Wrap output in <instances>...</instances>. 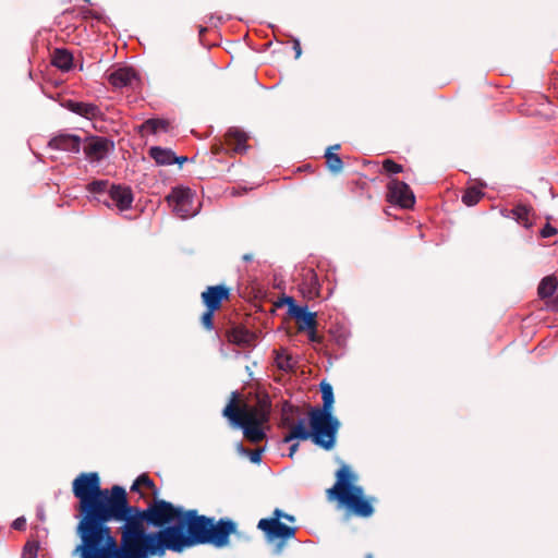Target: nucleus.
<instances>
[{
    "instance_id": "obj_8",
    "label": "nucleus",
    "mask_w": 558,
    "mask_h": 558,
    "mask_svg": "<svg viewBox=\"0 0 558 558\" xmlns=\"http://www.w3.org/2000/svg\"><path fill=\"white\" fill-rule=\"evenodd\" d=\"M97 201L110 209L125 211L132 207L134 195L131 187L121 184H111L105 198L97 197Z\"/></svg>"
},
{
    "instance_id": "obj_13",
    "label": "nucleus",
    "mask_w": 558,
    "mask_h": 558,
    "mask_svg": "<svg viewBox=\"0 0 558 558\" xmlns=\"http://www.w3.org/2000/svg\"><path fill=\"white\" fill-rule=\"evenodd\" d=\"M289 313L300 323V330L316 328V313L308 312L306 306L295 305L292 299H289Z\"/></svg>"
},
{
    "instance_id": "obj_4",
    "label": "nucleus",
    "mask_w": 558,
    "mask_h": 558,
    "mask_svg": "<svg viewBox=\"0 0 558 558\" xmlns=\"http://www.w3.org/2000/svg\"><path fill=\"white\" fill-rule=\"evenodd\" d=\"M310 417V426L311 429H308L305 425V420L300 418L296 424H292L291 420L287 416L283 417V425L287 427H290L289 433L283 437V442H291L295 439L300 440H306L312 439V441L325 449V450H331L335 447L336 438H337V430H335V425L329 426L327 432H324L319 435V439L316 437V428L313 425L312 421V412L308 413Z\"/></svg>"
},
{
    "instance_id": "obj_7",
    "label": "nucleus",
    "mask_w": 558,
    "mask_h": 558,
    "mask_svg": "<svg viewBox=\"0 0 558 558\" xmlns=\"http://www.w3.org/2000/svg\"><path fill=\"white\" fill-rule=\"evenodd\" d=\"M85 159L94 166L100 165L114 149L113 141L105 136L89 135L82 141Z\"/></svg>"
},
{
    "instance_id": "obj_5",
    "label": "nucleus",
    "mask_w": 558,
    "mask_h": 558,
    "mask_svg": "<svg viewBox=\"0 0 558 558\" xmlns=\"http://www.w3.org/2000/svg\"><path fill=\"white\" fill-rule=\"evenodd\" d=\"M320 391L323 399L322 408H313L312 412V421L313 425L316 428V437L319 439V435L324 432H327L329 426L335 425V430L338 432L340 427V422L337 417L332 415V404H333V391L330 384L322 381L320 383Z\"/></svg>"
},
{
    "instance_id": "obj_2",
    "label": "nucleus",
    "mask_w": 558,
    "mask_h": 558,
    "mask_svg": "<svg viewBox=\"0 0 558 558\" xmlns=\"http://www.w3.org/2000/svg\"><path fill=\"white\" fill-rule=\"evenodd\" d=\"M355 475L348 465H342L337 472V481L328 490L330 497L350 509L354 514L368 518L374 509L371 501L364 498V490L361 486L354 485Z\"/></svg>"
},
{
    "instance_id": "obj_14",
    "label": "nucleus",
    "mask_w": 558,
    "mask_h": 558,
    "mask_svg": "<svg viewBox=\"0 0 558 558\" xmlns=\"http://www.w3.org/2000/svg\"><path fill=\"white\" fill-rule=\"evenodd\" d=\"M229 296V289L223 286L208 287L203 293L202 299L207 308L216 311L220 307L221 301Z\"/></svg>"
},
{
    "instance_id": "obj_27",
    "label": "nucleus",
    "mask_w": 558,
    "mask_h": 558,
    "mask_svg": "<svg viewBox=\"0 0 558 558\" xmlns=\"http://www.w3.org/2000/svg\"><path fill=\"white\" fill-rule=\"evenodd\" d=\"M483 192L477 187H469L462 195V202L468 206H473L480 202Z\"/></svg>"
},
{
    "instance_id": "obj_23",
    "label": "nucleus",
    "mask_w": 558,
    "mask_h": 558,
    "mask_svg": "<svg viewBox=\"0 0 558 558\" xmlns=\"http://www.w3.org/2000/svg\"><path fill=\"white\" fill-rule=\"evenodd\" d=\"M331 148H340V145H335L333 147H329L325 154L326 157V163L329 168V170L333 173H338L342 170L343 163L341 158L331 151Z\"/></svg>"
},
{
    "instance_id": "obj_43",
    "label": "nucleus",
    "mask_w": 558,
    "mask_h": 558,
    "mask_svg": "<svg viewBox=\"0 0 558 558\" xmlns=\"http://www.w3.org/2000/svg\"><path fill=\"white\" fill-rule=\"evenodd\" d=\"M246 371L248 372L250 376H252V373H251L250 366H246Z\"/></svg>"
},
{
    "instance_id": "obj_22",
    "label": "nucleus",
    "mask_w": 558,
    "mask_h": 558,
    "mask_svg": "<svg viewBox=\"0 0 558 558\" xmlns=\"http://www.w3.org/2000/svg\"><path fill=\"white\" fill-rule=\"evenodd\" d=\"M510 213H511L513 219L518 223L522 225L525 228L531 227V222H530L531 208L530 207L519 204Z\"/></svg>"
},
{
    "instance_id": "obj_38",
    "label": "nucleus",
    "mask_w": 558,
    "mask_h": 558,
    "mask_svg": "<svg viewBox=\"0 0 558 558\" xmlns=\"http://www.w3.org/2000/svg\"><path fill=\"white\" fill-rule=\"evenodd\" d=\"M306 330L308 331V336H310L311 341H316V339H317L316 328L315 329H306Z\"/></svg>"
},
{
    "instance_id": "obj_10",
    "label": "nucleus",
    "mask_w": 558,
    "mask_h": 558,
    "mask_svg": "<svg viewBox=\"0 0 558 558\" xmlns=\"http://www.w3.org/2000/svg\"><path fill=\"white\" fill-rule=\"evenodd\" d=\"M257 527L262 530L268 542L275 539L287 541L295 535V527L288 526L282 522H276V520L260 519L257 523Z\"/></svg>"
},
{
    "instance_id": "obj_19",
    "label": "nucleus",
    "mask_w": 558,
    "mask_h": 558,
    "mask_svg": "<svg viewBox=\"0 0 558 558\" xmlns=\"http://www.w3.org/2000/svg\"><path fill=\"white\" fill-rule=\"evenodd\" d=\"M52 64L62 71H69L73 64V56L66 49H56L52 54Z\"/></svg>"
},
{
    "instance_id": "obj_42",
    "label": "nucleus",
    "mask_w": 558,
    "mask_h": 558,
    "mask_svg": "<svg viewBox=\"0 0 558 558\" xmlns=\"http://www.w3.org/2000/svg\"><path fill=\"white\" fill-rule=\"evenodd\" d=\"M178 158H179V159H180V161H181L180 163H183L184 161H186V160H187V158H186V157H178Z\"/></svg>"
},
{
    "instance_id": "obj_39",
    "label": "nucleus",
    "mask_w": 558,
    "mask_h": 558,
    "mask_svg": "<svg viewBox=\"0 0 558 558\" xmlns=\"http://www.w3.org/2000/svg\"><path fill=\"white\" fill-rule=\"evenodd\" d=\"M298 448H299V444H292L290 447L289 457H292L296 452Z\"/></svg>"
},
{
    "instance_id": "obj_29",
    "label": "nucleus",
    "mask_w": 558,
    "mask_h": 558,
    "mask_svg": "<svg viewBox=\"0 0 558 558\" xmlns=\"http://www.w3.org/2000/svg\"><path fill=\"white\" fill-rule=\"evenodd\" d=\"M38 549H39L38 542L28 541L23 548L21 558H37Z\"/></svg>"
},
{
    "instance_id": "obj_18",
    "label": "nucleus",
    "mask_w": 558,
    "mask_h": 558,
    "mask_svg": "<svg viewBox=\"0 0 558 558\" xmlns=\"http://www.w3.org/2000/svg\"><path fill=\"white\" fill-rule=\"evenodd\" d=\"M276 366L282 372H292L298 365L296 359L288 353L286 349L275 351Z\"/></svg>"
},
{
    "instance_id": "obj_33",
    "label": "nucleus",
    "mask_w": 558,
    "mask_h": 558,
    "mask_svg": "<svg viewBox=\"0 0 558 558\" xmlns=\"http://www.w3.org/2000/svg\"><path fill=\"white\" fill-rule=\"evenodd\" d=\"M25 526H26V520H25V518H23V517H20V518H17V519H15V520L13 521V523H12V527H13L14 530H19V531H21V530H24V529H25Z\"/></svg>"
},
{
    "instance_id": "obj_17",
    "label": "nucleus",
    "mask_w": 558,
    "mask_h": 558,
    "mask_svg": "<svg viewBox=\"0 0 558 558\" xmlns=\"http://www.w3.org/2000/svg\"><path fill=\"white\" fill-rule=\"evenodd\" d=\"M149 156L158 165H173L175 162H181L171 149L161 148L158 146L150 147Z\"/></svg>"
},
{
    "instance_id": "obj_26",
    "label": "nucleus",
    "mask_w": 558,
    "mask_h": 558,
    "mask_svg": "<svg viewBox=\"0 0 558 558\" xmlns=\"http://www.w3.org/2000/svg\"><path fill=\"white\" fill-rule=\"evenodd\" d=\"M109 187V182L107 180H95L87 185V191L92 194L98 195L97 197L105 198Z\"/></svg>"
},
{
    "instance_id": "obj_28",
    "label": "nucleus",
    "mask_w": 558,
    "mask_h": 558,
    "mask_svg": "<svg viewBox=\"0 0 558 558\" xmlns=\"http://www.w3.org/2000/svg\"><path fill=\"white\" fill-rule=\"evenodd\" d=\"M142 486H145L147 488H150L153 489L155 493H156V487H155V484L154 482L149 478L148 475L146 474H142L140 475L135 482L133 483V485L131 486V492L135 493V492H140L141 487Z\"/></svg>"
},
{
    "instance_id": "obj_40",
    "label": "nucleus",
    "mask_w": 558,
    "mask_h": 558,
    "mask_svg": "<svg viewBox=\"0 0 558 558\" xmlns=\"http://www.w3.org/2000/svg\"><path fill=\"white\" fill-rule=\"evenodd\" d=\"M283 519H286V520H288V521H290V522H294V520H295L293 515H291V514H287V513H284Z\"/></svg>"
},
{
    "instance_id": "obj_12",
    "label": "nucleus",
    "mask_w": 558,
    "mask_h": 558,
    "mask_svg": "<svg viewBox=\"0 0 558 558\" xmlns=\"http://www.w3.org/2000/svg\"><path fill=\"white\" fill-rule=\"evenodd\" d=\"M62 107L87 120H96L101 116L100 108L92 102H83L68 99L62 102Z\"/></svg>"
},
{
    "instance_id": "obj_25",
    "label": "nucleus",
    "mask_w": 558,
    "mask_h": 558,
    "mask_svg": "<svg viewBox=\"0 0 558 558\" xmlns=\"http://www.w3.org/2000/svg\"><path fill=\"white\" fill-rule=\"evenodd\" d=\"M168 125L169 123L166 120L148 119L142 124L141 129L155 134L158 131H167Z\"/></svg>"
},
{
    "instance_id": "obj_15",
    "label": "nucleus",
    "mask_w": 558,
    "mask_h": 558,
    "mask_svg": "<svg viewBox=\"0 0 558 558\" xmlns=\"http://www.w3.org/2000/svg\"><path fill=\"white\" fill-rule=\"evenodd\" d=\"M136 80V73L131 68H119L108 74V81L114 88L131 86Z\"/></svg>"
},
{
    "instance_id": "obj_44",
    "label": "nucleus",
    "mask_w": 558,
    "mask_h": 558,
    "mask_svg": "<svg viewBox=\"0 0 558 558\" xmlns=\"http://www.w3.org/2000/svg\"><path fill=\"white\" fill-rule=\"evenodd\" d=\"M366 558H372V556H371V555H368Z\"/></svg>"
},
{
    "instance_id": "obj_9",
    "label": "nucleus",
    "mask_w": 558,
    "mask_h": 558,
    "mask_svg": "<svg viewBox=\"0 0 558 558\" xmlns=\"http://www.w3.org/2000/svg\"><path fill=\"white\" fill-rule=\"evenodd\" d=\"M388 199L402 208H411L415 203V196L409 185L395 179L388 183Z\"/></svg>"
},
{
    "instance_id": "obj_21",
    "label": "nucleus",
    "mask_w": 558,
    "mask_h": 558,
    "mask_svg": "<svg viewBox=\"0 0 558 558\" xmlns=\"http://www.w3.org/2000/svg\"><path fill=\"white\" fill-rule=\"evenodd\" d=\"M254 336L243 328H234L229 333V340L238 345L247 347L253 342Z\"/></svg>"
},
{
    "instance_id": "obj_16",
    "label": "nucleus",
    "mask_w": 558,
    "mask_h": 558,
    "mask_svg": "<svg viewBox=\"0 0 558 558\" xmlns=\"http://www.w3.org/2000/svg\"><path fill=\"white\" fill-rule=\"evenodd\" d=\"M247 135L238 128H231L227 132V143L233 151L243 154L247 150Z\"/></svg>"
},
{
    "instance_id": "obj_11",
    "label": "nucleus",
    "mask_w": 558,
    "mask_h": 558,
    "mask_svg": "<svg viewBox=\"0 0 558 558\" xmlns=\"http://www.w3.org/2000/svg\"><path fill=\"white\" fill-rule=\"evenodd\" d=\"M82 141L83 140L76 134L61 131L50 138L48 146L51 149L77 154L81 151Z\"/></svg>"
},
{
    "instance_id": "obj_31",
    "label": "nucleus",
    "mask_w": 558,
    "mask_h": 558,
    "mask_svg": "<svg viewBox=\"0 0 558 558\" xmlns=\"http://www.w3.org/2000/svg\"><path fill=\"white\" fill-rule=\"evenodd\" d=\"M214 312L215 311H210V308H207L206 312L202 316V324L208 330L213 329V327H214V324H213Z\"/></svg>"
},
{
    "instance_id": "obj_35",
    "label": "nucleus",
    "mask_w": 558,
    "mask_h": 558,
    "mask_svg": "<svg viewBox=\"0 0 558 558\" xmlns=\"http://www.w3.org/2000/svg\"><path fill=\"white\" fill-rule=\"evenodd\" d=\"M546 306L550 311L558 312V293L556 294L555 298H553L546 302Z\"/></svg>"
},
{
    "instance_id": "obj_24",
    "label": "nucleus",
    "mask_w": 558,
    "mask_h": 558,
    "mask_svg": "<svg viewBox=\"0 0 558 558\" xmlns=\"http://www.w3.org/2000/svg\"><path fill=\"white\" fill-rule=\"evenodd\" d=\"M303 284L306 286V292L310 296H316L319 294L318 278L313 270H308L306 272Z\"/></svg>"
},
{
    "instance_id": "obj_37",
    "label": "nucleus",
    "mask_w": 558,
    "mask_h": 558,
    "mask_svg": "<svg viewBox=\"0 0 558 558\" xmlns=\"http://www.w3.org/2000/svg\"><path fill=\"white\" fill-rule=\"evenodd\" d=\"M293 48H294V51H295V58H300L301 53H302V50H301V46H300V41L299 40H294V45H293Z\"/></svg>"
},
{
    "instance_id": "obj_41",
    "label": "nucleus",
    "mask_w": 558,
    "mask_h": 558,
    "mask_svg": "<svg viewBox=\"0 0 558 558\" xmlns=\"http://www.w3.org/2000/svg\"><path fill=\"white\" fill-rule=\"evenodd\" d=\"M243 259H244L245 262H250V260H252V259H253V255H252V254H244V255H243Z\"/></svg>"
},
{
    "instance_id": "obj_20",
    "label": "nucleus",
    "mask_w": 558,
    "mask_h": 558,
    "mask_svg": "<svg viewBox=\"0 0 558 558\" xmlns=\"http://www.w3.org/2000/svg\"><path fill=\"white\" fill-rule=\"evenodd\" d=\"M557 287L558 282L554 276L543 278L537 288L538 296L542 300L549 299L555 293Z\"/></svg>"
},
{
    "instance_id": "obj_32",
    "label": "nucleus",
    "mask_w": 558,
    "mask_h": 558,
    "mask_svg": "<svg viewBox=\"0 0 558 558\" xmlns=\"http://www.w3.org/2000/svg\"><path fill=\"white\" fill-rule=\"evenodd\" d=\"M557 233V229L549 223L545 225V227L541 230L542 238H550Z\"/></svg>"
},
{
    "instance_id": "obj_1",
    "label": "nucleus",
    "mask_w": 558,
    "mask_h": 558,
    "mask_svg": "<svg viewBox=\"0 0 558 558\" xmlns=\"http://www.w3.org/2000/svg\"><path fill=\"white\" fill-rule=\"evenodd\" d=\"M73 494L80 501V543L72 555L80 558L162 557L167 550L182 553L204 544L223 548L236 533V523L229 518L215 521L162 499L145 509L132 506L122 486L101 488L95 472L80 474Z\"/></svg>"
},
{
    "instance_id": "obj_30",
    "label": "nucleus",
    "mask_w": 558,
    "mask_h": 558,
    "mask_svg": "<svg viewBox=\"0 0 558 558\" xmlns=\"http://www.w3.org/2000/svg\"><path fill=\"white\" fill-rule=\"evenodd\" d=\"M383 168L388 173H399V172L402 171V166L397 163V162H395L391 159H386L383 162Z\"/></svg>"
},
{
    "instance_id": "obj_36",
    "label": "nucleus",
    "mask_w": 558,
    "mask_h": 558,
    "mask_svg": "<svg viewBox=\"0 0 558 558\" xmlns=\"http://www.w3.org/2000/svg\"><path fill=\"white\" fill-rule=\"evenodd\" d=\"M284 517V512H282L279 508H276L270 518H265L266 520H276V522H280V519Z\"/></svg>"
},
{
    "instance_id": "obj_3",
    "label": "nucleus",
    "mask_w": 558,
    "mask_h": 558,
    "mask_svg": "<svg viewBox=\"0 0 558 558\" xmlns=\"http://www.w3.org/2000/svg\"><path fill=\"white\" fill-rule=\"evenodd\" d=\"M235 402L236 393L233 392L231 401L223 409V416H226L233 426L242 428L246 439L252 442H259L265 438L262 425L267 421V414L256 408H239Z\"/></svg>"
},
{
    "instance_id": "obj_34",
    "label": "nucleus",
    "mask_w": 558,
    "mask_h": 558,
    "mask_svg": "<svg viewBox=\"0 0 558 558\" xmlns=\"http://www.w3.org/2000/svg\"><path fill=\"white\" fill-rule=\"evenodd\" d=\"M262 452H263V450H260V449L251 451L250 452V460L253 463H259L260 460H262Z\"/></svg>"
},
{
    "instance_id": "obj_6",
    "label": "nucleus",
    "mask_w": 558,
    "mask_h": 558,
    "mask_svg": "<svg viewBox=\"0 0 558 558\" xmlns=\"http://www.w3.org/2000/svg\"><path fill=\"white\" fill-rule=\"evenodd\" d=\"M174 214L182 218L194 217L199 210V203L195 199L194 192L189 187H174L167 197Z\"/></svg>"
}]
</instances>
